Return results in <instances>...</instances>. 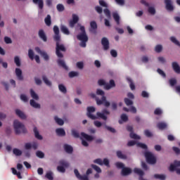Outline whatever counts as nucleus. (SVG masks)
Returning <instances> with one entry per match:
<instances>
[{"mask_svg": "<svg viewBox=\"0 0 180 180\" xmlns=\"http://www.w3.org/2000/svg\"><path fill=\"white\" fill-rule=\"evenodd\" d=\"M60 30L62 33L64 34L68 35L70 34V30H68V28L65 25H60Z\"/></svg>", "mask_w": 180, "mask_h": 180, "instance_id": "24", "label": "nucleus"}, {"mask_svg": "<svg viewBox=\"0 0 180 180\" xmlns=\"http://www.w3.org/2000/svg\"><path fill=\"white\" fill-rule=\"evenodd\" d=\"M13 128L15 130V134H26L27 133V129H26V127H25V124L23 123L19 122V120H14L13 122Z\"/></svg>", "mask_w": 180, "mask_h": 180, "instance_id": "4", "label": "nucleus"}, {"mask_svg": "<svg viewBox=\"0 0 180 180\" xmlns=\"http://www.w3.org/2000/svg\"><path fill=\"white\" fill-rule=\"evenodd\" d=\"M170 86H175L176 85V79H170L169 80Z\"/></svg>", "mask_w": 180, "mask_h": 180, "instance_id": "48", "label": "nucleus"}, {"mask_svg": "<svg viewBox=\"0 0 180 180\" xmlns=\"http://www.w3.org/2000/svg\"><path fill=\"white\" fill-rule=\"evenodd\" d=\"M168 125L165 122H159L157 124V127L159 129V130H165V129H167Z\"/></svg>", "mask_w": 180, "mask_h": 180, "instance_id": "20", "label": "nucleus"}, {"mask_svg": "<svg viewBox=\"0 0 180 180\" xmlns=\"http://www.w3.org/2000/svg\"><path fill=\"white\" fill-rule=\"evenodd\" d=\"M33 130H34V136L37 139V140H43V136H41V135H40V134L39 133V130H37V127H34Z\"/></svg>", "mask_w": 180, "mask_h": 180, "instance_id": "22", "label": "nucleus"}, {"mask_svg": "<svg viewBox=\"0 0 180 180\" xmlns=\"http://www.w3.org/2000/svg\"><path fill=\"white\" fill-rule=\"evenodd\" d=\"M94 126H96V127H102V122H101L100 121H94Z\"/></svg>", "mask_w": 180, "mask_h": 180, "instance_id": "64", "label": "nucleus"}, {"mask_svg": "<svg viewBox=\"0 0 180 180\" xmlns=\"http://www.w3.org/2000/svg\"><path fill=\"white\" fill-rule=\"evenodd\" d=\"M101 44L103 47V50H109V40L106 37H103L101 39Z\"/></svg>", "mask_w": 180, "mask_h": 180, "instance_id": "9", "label": "nucleus"}, {"mask_svg": "<svg viewBox=\"0 0 180 180\" xmlns=\"http://www.w3.org/2000/svg\"><path fill=\"white\" fill-rule=\"evenodd\" d=\"M121 120L122 122H127V120H129V117H127L126 114H122L121 115Z\"/></svg>", "mask_w": 180, "mask_h": 180, "instance_id": "61", "label": "nucleus"}, {"mask_svg": "<svg viewBox=\"0 0 180 180\" xmlns=\"http://www.w3.org/2000/svg\"><path fill=\"white\" fill-rule=\"evenodd\" d=\"M172 65L174 71L176 72V74H180V67L178 63L173 62Z\"/></svg>", "mask_w": 180, "mask_h": 180, "instance_id": "16", "label": "nucleus"}, {"mask_svg": "<svg viewBox=\"0 0 180 180\" xmlns=\"http://www.w3.org/2000/svg\"><path fill=\"white\" fill-rule=\"evenodd\" d=\"M105 128L108 130V131H110L111 133H116V129L114 128H112L111 127H109L108 125L105 126Z\"/></svg>", "mask_w": 180, "mask_h": 180, "instance_id": "58", "label": "nucleus"}, {"mask_svg": "<svg viewBox=\"0 0 180 180\" xmlns=\"http://www.w3.org/2000/svg\"><path fill=\"white\" fill-rule=\"evenodd\" d=\"M96 95H100L101 96V99H99V98H96V102L98 106H101V105H104L105 108H109V106H110V102L106 101L105 91L101 89H98L96 90Z\"/></svg>", "mask_w": 180, "mask_h": 180, "instance_id": "3", "label": "nucleus"}, {"mask_svg": "<svg viewBox=\"0 0 180 180\" xmlns=\"http://www.w3.org/2000/svg\"><path fill=\"white\" fill-rule=\"evenodd\" d=\"M154 178H155V179L165 180L166 177L164 174H155Z\"/></svg>", "mask_w": 180, "mask_h": 180, "instance_id": "40", "label": "nucleus"}, {"mask_svg": "<svg viewBox=\"0 0 180 180\" xmlns=\"http://www.w3.org/2000/svg\"><path fill=\"white\" fill-rule=\"evenodd\" d=\"M76 65L77 68L82 70V68H84V62H77Z\"/></svg>", "mask_w": 180, "mask_h": 180, "instance_id": "62", "label": "nucleus"}, {"mask_svg": "<svg viewBox=\"0 0 180 180\" xmlns=\"http://www.w3.org/2000/svg\"><path fill=\"white\" fill-rule=\"evenodd\" d=\"M30 94L32 99H34L35 101H39V96L33 89H30Z\"/></svg>", "mask_w": 180, "mask_h": 180, "instance_id": "28", "label": "nucleus"}, {"mask_svg": "<svg viewBox=\"0 0 180 180\" xmlns=\"http://www.w3.org/2000/svg\"><path fill=\"white\" fill-rule=\"evenodd\" d=\"M167 11L172 12L174 11V6H172V1L171 0H165Z\"/></svg>", "mask_w": 180, "mask_h": 180, "instance_id": "10", "label": "nucleus"}, {"mask_svg": "<svg viewBox=\"0 0 180 180\" xmlns=\"http://www.w3.org/2000/svg\"><path fill=\"white\" fill-rule=\"evenodd\" d=\"M39 36L43 41H47V36H46V34L44 33V30H39Z\"/></svg>", "mask_w": 180, "mask_h": 180, "instance_id": "18", "label": "nucleus"}, {"mask_svg": "<svg viewBox=\"0 0 180 180\" xmlns=\"http://www.w3.org/2000/svg\"><path fill=\"white\" fill-rule=\"evenodd\" d=\"M148 12L150 13V15H155V8H154V7H149Z\"/></svg>", "mask_w": 180, "mask_h": 180, "instance_id": "54", "label": "nucleus"}, {"mask_svg": "<svg viewBox=\"0 0 180 180\" xmlns=\"http://www.w3.org/2000/svg\"><path fill=\"white\" fill-rule=\"evenodd\" d=\"M117 156L121 160H126L127 158V156L126 155H123L120 150L117 151Z\"/></svg>", "mask_w": 180, "mask_h": 180, "instance_id": "29", "label": "nucleus"}, {"mask_svg": "<svg viewBox=\"0 0 180 180\" xmlns=\"http://www.w3.org/2000/svg\"><path fill=\"white\" fill-rule=\"evenodd\" d=\"M90 27H91L90 32H94V30H96V29H98V24H96V22L95 21H91L90 22Z\"/></svg>", "mask_w": 180, "mask_h": 180, "instance_id": "25", "label": "nucleus"}, {"mask_svg": "<svg viewBox=\"0 0 180 180\" xmlns=\"http://www.w3.org/2000/svg\"><path fill=\"white\" fill-rule=\"evenodd\" d=\"M103 11L107 18H110V11H109V9L105 8Z\"/></svg>", "mask_w": 180, "mask_h": 180, "instance_id": "63", "label": "nucleus"}, {"mask_svg": "<svg viewBox=\"0 0 180 180\" xmlns=\"http://www.w3.org/2000/svg\"><path fill=\"white\" fill-rule=\"evenodd\" d=\"M36 155L38 158H44V153L40 150L37 151Z\"/></svg>", "mask_w": 180, "mask_h": 180, "instance_id": "47", "label": "nucleus"}, {"mask_svg": "<svg viewBox=\"0 0 180 180\" xmlns=\"http://www.w3.org/2000/svg\"><path fill=\"white\" fill-rule=\"evenodd\" d=\"M59 165L60 167H63L65 168H68V167H70V163H68V162L65 161V160H60Z\"/></svg>", "mask_w": 180, "mask_h": 180, "instance_id": "26", "label": "nucleus"}, {"mask_svg": "<svg viewBox=\"0 0 180 180\" xmlns=\"http://www.w3.org/2000/svg\"><path fill=\"white\" fill-rule=\"evenodd\" d=\"M74 172H75V175L76 178H77V179H79V180H89V178L88 177V176L81 175V174H79V172H78V169H75Z\"/></svg>", "mask_w": 180, "mask_h": 180, "instance_id": "8", "label": "nucleus"}, {"mask_svg": "<svg viewBox=\"0 0 180 180\" xmlns=\"http://www.w3.org/2000/svg\"><path fill=\"white\" fill-rule=\"evenodd\" d=\"M13 153L15 155H16L17 157H19L22 155V150L18 149V148H14L13 150Z\"/></svg>", "mask_w": 180, "mask_h": 180, "instance_id": "38", "label": "nucleus"}, {"mask_svg": "<svg viewBox=\"0 0 180 180\" xmlns=\"http://www.w3.org/2000/svg\"><path fill=\"white\" fill-rule=\"evenodd\" d=\"M56 133L58 136H60V137H64V136H65V131L64 130V129L62 128L56 129Z\"/></svg>", "mask_w": 180, "mask_h": 180, "instance_id": "19", "label": "nucleus"}, {"mask_svg": "<svg viewBox=\"0 0 180 180\" xmlns=\"http://www.w3.org/2000/svg\"><path fill=\"white\" fill-rule=\"evenodd\" d=\"M53 33L54 35L53 37V39L56 43V54L57 57L59 58L57 60L58 65H59V67H62V68H63L66 71H68V66H67V65L65 64V61L61 59L64 57V55L61 53V51L65 53V51H67V49L63 44H60V41H61V35L60 34V28H58V26L55 25L53 27Z\"/></svg>", "mask_w": 180, "mask_h": 180, "instance_id": "1", "label": "nucleus"}, {"mask_svg": "<svg viewBox=\"0 0 180 180\" xmlns=\"http://www.w3.org/2000/svg\"><path fill=\"white\" fill-rule=\"evenodd\" d=\"M91 168H93L94 171L97 172L98 174H101L102 172L101 167L96 165H91Z\"/></svg>", "mask_w": 180, "mask_h": 180, "instance_id": "35", "label": "nucleus"}, {"mask_svg": "<svg viewBox=\"0 0 180 180\" xmlns=\"http://www.w3.org/2000/svg\"><path fill=\"white\" fill-rule=\"evenodd\" d=\"M81 136H82V137L85 139V140H87V141H92V140H94V137L92 136L88 135V134H85L84 132H82Z\"/></svg>", "mask_w": 180, "mask_h": 180, "instance_id": "21", "label": "nucleus"}, {"mask_svg": "<svg viewBox=\"0 0 180 180\" xmlns=\"http://www.w3.org/2000/svg\"><path fill=\"white\" fill-rule=\"evenodd\" d=\"M96 109L94 106L87 107L86 116L91 119V120H96V119H102L103 120H108V115H110V112L105 108L102 112H97L96 115L93 113L95 112Z\"/></svg>", "mask_w": 180, "mask_h": 180, "instance_id": "2", "label": "nucleus"}, {"mask_svg": "<svg viewBox=\"0 0 180 180\" xmlns=\"http://www.w3.org/2000/svg\"><path fill=\"white\" fill-rule=\"evenodd\" d=\"M41 57H43L44 60H45V61H49V60H50V57L49 56V55L47 54V53L46 52H43L41 54Z\"/></svg>", "mask_w": 180, "mask_h": 180, "instance_id": "44", "label": "nucleus"}, {"mask_svg": "<svg viewBox=\"0 0 180 180\" xmlns=\"http://www.w3.org/2000/svg\"><path fill=\"white\" fill-rule=\"evenodd\" d=\"M4 41L6 44H12V39L9 37H5Z\"/></svg>", "mask_w": 180, "mask_h": 180, "instance_id": "55", "label": "nucleus"}, {"mask_svg": "<svg viewBox=\"0 0 180 180\" xmlns=\"http://www.w3.org/2000/svg\"><path fill=\"white\" fill-rule=\"evenodd\" d=\"M80 31L82 33L77 34V38L81 42V47H86V41H88V36L86 35V32H85V27L80 25Z\"/></svg>", "mask_w": 180, "mask_h": 180, "instance_id": "5", "label": "nucleus"}, {"mask_svg": "<svg viewBox=\"0 0 180 180\" xmlns=\"http://www.w3.org/2000/svg\"><path fill=\"white\" fill-rule=\"evenodd\" d=\"M129 137L131 139H134V140H140V139H141V137L139 135H137L133 132L130 133Z\"/></svg>", "mask_w": 180, "mask_h": 180, "instance_id": "37", "label": "nucleus"}, {"mask_svg": "<svg viewBox=\"0 0 180 180\" xmlns=\"http://www.w3.org/2000/svg\"><path fill=\"white\" fill-rule=\"evenodd\" d=\"M72 19L69 22L70 27H74L79 20V18L76 14H72Z\"/></svg>", "mask_w": 180, "mask_h": 180, "instance_id": "7", "label": "nucleus"}, {"mask_svg": "<svg viewBox=\"0 0 180 180\" xmlns=\"http://www.w3.org/2000/svg\"><path fill=\"white\" fill-rule=\"evenodd\" d=\"M45 176H46V178H47V179H49V180L54 179V178L53 177V173L51 172L46 173Z\"/></svg>", "mask_w": 180, "mask_h": 180, "instance_id": "50", "label": "nucleus"}, {"mask_svg": "<svg viewBox=\"0 0 180 180\" xmlns=\"http://www.w3.org/2000/svg\"><path fill=\"white\" fill-rule=\"evenodd\" d=\"M176 167H180V161L174 160V165H170L169 171L174 172L176 169Z\"/></svg>", "mask_w": 180, "mask_h": 180, "instance_id": "12", "label": "nucleus"}, {"mask_svg": "<svg viewBox=\"0 0 180 180\" xmlns=\"http://www.w3.org/2000/svg\"><path fill=\"white\" fill-rule=\"evenodd\" d=\"M14 62L17 67H20L21 63H20V59L19 58V56H15Z\"/></svg>", "mask_w": 180, "mask_h": 180, "instance_id": "39", "label": "nucleus"}, {"mask_svg": "<svg viewBox=\"0 0 180 180\" xmlns=\"http://www.w3.org/2000/svg\"><path fill=\"white\" fill-rule=\"evenodd\" d=\"M56 9L58 12H64L65 7H64V5L59 4L56 6Z\"/></svg>", "mask_w": 180, "mask_h": 180, "instance_id": "33", "label": "nucleus"}, {"mask_svg": "<svg viewBox=\"0 0 180 180\" xmlns=\"http://www.w3.org/2000/svg\"><path fill=\"white\" fill-rule=\"evenodd\" d=\"M28 57H30V60H34V53L33 52V50L29 49V51H28Z\"/></svg>", "mask_w": 180, "mask_h": 180, "instance_id": "45", "label": "nucleus"}, {"mask_svg": "<svg viewBox=\"0 0 180 180\" xmlns=\"http://www.w3.org/2000/svg\"><path fill=\"white\" fill-rule=\"evenodd\" d=\"M42 79L46 85H47L48 86H51V82H50L49 79H47V77H46V75L42 76Z\"/></svg>", "mask_w": 180, "mask_h": 180, "instance_id": "34", "label": "nucleus"}, {"mask_svg": "<svg viewBox=\"0 0 180 180\" xmlns=\"http://www.w3.org/2000/svg\"><path fill=\"white\" fill-rule=\"evenodd\" d=\"M155 51L156 53H161V51H162V46L157 45L155 48Z\"/></svg>", "mask_w": 180, "mask_h": 180, "instance_id": "49", "label": "nucleus"}, {"mask_svg": "<svg viewBox=\"0 0 180 180\" xmlns=\"http://www.w3.org/2000/svg\"><path fill=\"white\" fill-rule=\"evenodd\" d=\"M30 103L32 108H34L35 109H40V104L36 103L34 100H30Z\"/></svg>", "mask_w": 180, "mask_h": 180, "instance_id": "27", "label": "nucleus"}, {"mask_svg": "<svg viewBox=\"0 0 180 180\" xmlns=\"http://www.w3.org/2000/svg\"><path fill=\"white\" fill-rule=\"evenodd\" d=\"M72 134L75 139H79V133H78V131H77L75 129L72 130Z\"/></svg>", "mask_w": 180, "mask_h": 180, "instance_id": "46", "label": "nucleus"}, {"mask_svg": "<svg viewBox=\"0 0 180 180\" xmlns=\"http://www.w3.org/2000/svg\"><path fill=\"white\" fill-rule=\"evenodd\" d=\"M157 71L158 74H160V75L163 77V78H165L167 77V75L165 74V72H164V71H162V70L158 68Z\"/></svg>", "mask_w": 180, "mask_h": 180, "instance_id": "56", "label": "nucleus"}, {"mask_svg": "<svg viewBox=\"0 0 180 180\" xmlns=\"http://www.w3.org/2000/svg\"><path fill=\"white\" fill-rule=\"evenodd\" d=\"M115 166L117 167V168L122 169L124 168V165L120 162H116Z\"/></svg>", "mask_w": 180, "mask_h": 180, "instance_id": "57", "label": "nucleus"}, {"mask_svg": "<svg viewBox=\"0 0 180 180\" xmlns=\"http://www.w3.org/2000/svg\"><path fill=\"white\" fill-rule=\"evenodd\" d=\"M95 9H96V12L99 13V15L102 14V12H103L102 7H101L99 6H96Z\"/></svg>", "mask_w": 180, "mask_h": 180, "instance_id": "59", "label": "nucleus"}, {"mask_svg": "<svg viewBox=\"0 0 180 180\" xmlns=\"http://www.w3.org/2000/svg\"><path fill=\"white\" fill-rule=\"evenodd\" d=\"M95 164H98V165H103V161L101 158H98L94 160Z\"/></svg>", "mask_w": 180, "mask_h": 180, "instance_id": "51", "label": "nucleus"}, {"mask_svg": "<svg viewBox=\"0 0 180 180\" xmlns=\"http://www.w3.org/2000/svg\"><path fill=\"white\" fill-rule=\"evenodd\" d=\"M57 169L58 172H61L62 174H64V172H65V167L63 166H58Z\"/></svg>", "mask_w": 180, "mask_h": 180, "instance_id": "53", "label": "nucleus"}, {"mask_svg": "<svg viewBox=\"0 0 180 180\" xmlns=\"http://www.w3.org/2000/svg\"><path fill=\"white\" fill-rule=\"evenodd\" d=\"M127 79L128 82L129 83V86H130L131 91H134V89H136V86L134 85L133 80H131V78H127Z\"/></svg>", "mask_w": 180, "mask_h": 180, "instance_id": "32", "label": "nucleus"}, {"mask_svg": "<svg viewBox=\"0 0 180 180\" xmlns=\"http://www.w3.org/2000/svg\"><path fill=\"white\" fill-rule=\"evenodd\" d=\"M63 148L65 153H67L68 154H72V152L74 151V148H72V146L68 144H65L63 146Z\"/></svg>", "mask_w": 180, "mask_h": 180, "instance_id": "14", "label": "nucleus"}, {"mask_svg": "<svg viewBox=\"0 0 180 180\" xmlns=\"http://www.w3.org/2000/svg\"><path fill=\"white\" fill-rule=\"evenodd\" d=\"M44 20L46 26H51V16L50 15H48Z\"/></svg>", "mask_w": 180, "mask_h": 180, "instance_id": "31", "label": "nucleus"}, {"mask_svg": "<svg viewBox=\"0 0 180 180\" xmlns=\"http://www.w3.org/2000/svg\"><path fill=\"white\" fill-rule=\"evenodd\" d=\"M15 75L19 81H23V75H22V70L15 68Z\"/></svg>", "mask_w": 180, "mask_h": 180, "instance_id": "15", "label": "nucleus"}, {"mask_svg": "<svg viewBox=\"0 0 180 180\" xmlns=\"http://www.w3.org/2000/svg\"><path fill=\"white\" fill-rule=\"evenodd\" d=\"M112 18L114 20H115L117 25H120V16H119L117 13H113Z\"/></svg>", "mask_w": 180, "mask_h": 180, "instance_id": "23", "label": "nucleus"}, {"mask_svg": "<svg viewBox=\"0 0 180 180\" xmlns=\"http://www.w3.org/2000/svg\"><path fill=\"white\" fill-rule=\"evenodd\" d=\"M144 134L146 137H153V133H151L148 129H146L144 131Z\"/></svg>", "mask_w": 180, "mask_h": 180, "instance_id": "52", "label": "nucleus"}, {"mask_svg": "<svg viewBox=\"0 0 180 180\" xmlns=\"http://www.w3.org/2000/svg\"><path fill=\"white\" fill-rule=\"evenodd\" d=\"M124 101L125 105H127V106H131V105H133V101L127 98H125L124 99Z\"/></svg>", "mask_w": 180, "mask_h": 180, "instance_id": "41", "label": "nucleus"}, {"mask_svg": "<svg viewBox=\"0 0 180 180\" xmlns=\"http://www.w3.org/2000/svg\"><path fill=\"white\" fill-rule=\"evenodd\" d=\"M170 40L172 43H174V44H176V46H180V43L179 41L176 39V38H175L174 37H172L170 38Z\"/></svg>", "mask_w": 180, "mask_h": 180, "instance_id": "42", "label": "nucleus"}, {"mask_svg": "<svg viewBox=\"0 0 180 180\" xmlns=\"http://www.w3.org/2000/svg\"><path fill=\"white\" fill-rule=\"evenodd\" d=\"M131 174V169L129 167H123L122 169L121 175L122 176H127V175H130Z\"/></svg>", "mask_w": 180, "mask_h": 180, "instance_id": "11", "label": "nucleus"}, {"mask_svg": "<svg viewBox=\"0 0 180 180\" xmlns=\"http://www.w3.org/2000/svg\"><path fill=\"white\" fill-rule=\"evenodd\" d=\"M54 120H55L56 122L57 123V124H58L59 126H63V124H64V120H63L60 118H58V117L55 116Z\"/></svg>", "mask_w": 180, "mask_h": 180, "instance_id": "30", "label": "nucleus"}, {"mask_svg": "<svg viewBox=\"0 0 180 180\" xmlns=\"http://www.w3.org/2000/svg\"><path fill=\"white\" fill-rule=\"evenodd\" d=\"M15 114L17 115V116H18V117H20V119H22L23 120L26 119V115H25L24 112L19 109L15 110Z\"/></svg>", "mask_w": 180, "mask_h": 180, "instance_id": "17", "label": "nucleus"}, {"mask_svg": "<svg viewBox=\"0 0 180 180\" xmlns=\"http://www.w3.org/2000/svg\"><path fill=\"white\" fill-rule=\"evenodd\" d=\"M137 146L138 147H141V148H143V150H147L148 148L147 145L142 143H138Z\"/></svg>", "mask_w": 180, "mask_h": 180, "instance_id": "60", "label": "nucleus"}, {"mask_svg": "<svg viewBox=\"0 0 180 180\" xmlns=\"http://www.w3.org/2000/svg\"><path fill=\"white\" fill-rule=\"evenodd\" d=\"M78 75H79V73L78 72L72 71L69 72L70 78H74V77H78Z\"/></svg>", "mask_w": 180, "mask_h": 180, "instance_id": "43", "label": "nucleus"}, {"mask_svg": "<svg viewBox=\"0 0 180 180\" xmlns=\"http://www.w3.org/2000/svg\"><path fill=\"white\" fill-rule=\"evenodd\" d=\"M145 157L146 159V162L148 164H150L151 165H154V164L157 163V158L154 157V155L151 153V152H146Z\"/></svg>", "mask_w": 180, "mask_h": 180, "instance_id": "6", "label": "nucleus"}, {"mask_svg": "<svg viewBox=\"0 0 180 180\" xmlns=\"http://www.w3.org/2000/svg\"><path fill=\"white\" fill-rule=\"evenodd\" d=\"M58 88L59 91L62 92V94H67V88H65L63 84H59Z\"/></svg>", "mask_w": 180, "mask_h": 180, "instance_id": "36", "label": "nucleus"}, {"mask_svg": "<svg viewBox=\"0 0 180 180\" xmlns=\"http://www.w3.org/2000/svg\"><path fill=\"white\" fill-rule=\"evenodd\" d=\"M33 4L38 5L39 9H43L44 8V1L43 0H32Z\"/></svg>", "mask_w": 180, "mask_h": 180, "instance_id": "13", "label": "nucleus"}]
</instances>
